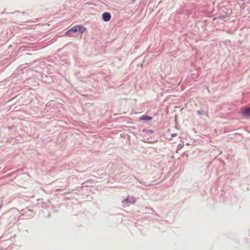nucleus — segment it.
I'll use <instances>...</instances> for the list:
<instances>
[{"instance_id":"7ed1b4c3","label":"nucleus","mask_w":250,"mask_h":250,"mask_svg":"<svg viewBox=\"0 0 250 250\" xmlns=\"http://www.w3.org/2000/svg\"><path fill=\"white\" fill-rule=\"evenodd\" d=\"M242 114L243 115L250 116V107L242 109L241 110Z\"/></svg>"},{"instance_id":"f03ea898","label":"nucleus","mask_w":250,"mask_h":250,"mask_svg":"<svg viewBox=\"0 0 250 250\" xmlns=\"http://www.w3.org/2000/svg\"><path fill=\"white\" fill-rule=\"evenodd\" d=\"M102 18L104 21H108L111 19L110 14L108 12H104L102 15Z\"/></svg>"},{"instance_id":"f257e3e1","label":"nucleus","mask_w":250,"mask_h":250,"mask_svg":"<svg viewBox=\"0 0 250 250\" xmlns=\"http://www.w3.org/2000/svg\"><path fill=\"white\" fill-rule=\"evenodd\" d=\"M86 30V28L85 27L81 25H76L69 29L66 32V35L68 36H70V33L73 32L76 33L77 32H80V33H83Z\"/></svg>"},{"instance_id":"20e7f679","label":"nucleus","mask_w":250,"mask_h":250,"mask_svg":"<svg viewBox=\"0 0 250 250\" xmlns=\"http://www.w3.org/2000/svg\"><path fill=\"white\" fill-rule=\"evenodd\" d=\"M140 119L141 120H151L152 119V118L149 116L145 115L142 116Z\"/></svg>"},{"instance_id":"39448f33","label":"nucleus","mask_w":250,"mask_h":250,"mask_svg":"<svg viewBox=\"0 0 250 250\" xmlns=\"http://www.w3.org/2000/svg\"><path fill=\"white\" fill-rule=\"evenodd\" d=\"M176 136V134H172L171 135V136H172V137H175V136Z\"/></svg>"}]
</instances>
